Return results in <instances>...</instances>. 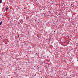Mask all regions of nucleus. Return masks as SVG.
Returning a JSON list of instances; mask_svg holds the SVG:
<instances>
[{
  "instance_id": "f03ea898",
  "label": "nucleus",
  "mask_w": 78,
  "mask_h": 78,
  "mask_svg": "<svg viewBox=\"0 0 78 78\" xmlns=\"http://www.w3.org/2000/svg\"><path fill=\"white\" fill-rule=\"evenodd\" d=\"M3 23V22H2V21H1L0 22V25H2V24Z\"/></svg>"
},
{
  "instance_id": "20e7f679",
  "label": "nucleus",
  "mask_w": 78,
  "mask_h": 78,
  "mask_svg": "<svg viewBox=\"0 0 78 78\" xmlns=\"http://www.w3.org/2000/svg\"><path fill=\"white\" fill-rule=\"evenodd\" d=\"M47 16H48V17H49V15L48 14V15H47Z\"/></svg>"
},
{
  "instance_id": "f257e3e1",
  "label": "nucleus",
  "mask_w": 78,
  "mask_h": 78,
  "mask_svg": "<svg viewBox=\"0 0 78 78\" xmlns=\"http://www.w3.org/2000/svg\"><path fill=\"white\" fill-rule=\"evenodd\" d=\"M2 3V0H0V3Z\"/></svg>"
},
{
  "instance_id": "7ed1b4c3",
  "label": "nucleus",
  "mask_w": 78,
  "mask_h": 78,
  "mask_svg": "<svg viewBox=\"0 0 78 78\" xmlns=\"http://www.w3.org/2000/svg\"><path fill=\"white\" fill-rule=\"evenodd\" d=\"M8 8H6V10L7 11V10H8Z\"/></svg>"
},
{
  "instance_id": "39448f33",
  "label": "nucleus",
  "mask_w": 78,
  "mask_h": 78,
  "mask_svg": "<svg viewBox=\"0 0 78 78\" xmlns=\"http://www.w3.org/2000/svg\"><path fill=\"white\" fill-rule=\"evenodd\" d=\"M18 37H19V36H19V35H18Z\"/></svg>"
}]
</instances>
